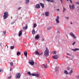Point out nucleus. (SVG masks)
Returning a JSON list of instances; mask_svg holds the SVG:
<instances>
[{"label": "nucleus", "instance_id": "1", "mask_svg": "<svg viewBox=\"0 0 79 79\" xmlns=\"http://www.w3.org/2000/svg\"><path fill=\"white\" fill-rule=\"evenodd\" d=\"M44 55L46 56H48L49 55V51L47 48H46V50L44 51Z\"/></svg>", "mask_w": 79, "mask_h": 79}, {"label": "nucleus", "instance_id": "2", "mask_svg": "<svg viewBox=\"0 0 79 79\" xmlns=\"http://www.w3.org/2000/svg\"><path fill=\"white\" fill-rule=\"evenodd\" d=\"M8 16V12H5L4 13V15L3 16L4 19H6Z\"/></svg>", "mask_w": 79, "mask_h": 79}, {"label": "nucleus", "instance_id": "3", "mask_svg": "<svg viewBox=\"0 0 79 79\" xmlns=\"http://www.w3.org/2000/svg\"><path fill=\"white\" fill-rule=\"evenodd\" d=\"M23 30H21L19 31L18 33L19 37H21V36L22 35V32H23Z\"/></svg>", "mask_w": 79, "mask_h": 79}, {"label": "nucleus", "instance_id": "4", "mask_svg": "<svg viewBox=\"0 0 79 79\" xmlns=\"http://www.w3.org/2000/svg\"><path fill=\"white\" fill-rule=\"evenodd\" d=\"M69 8L71 10H74V5L73 4L72 6H71V5H69Z\"/></svg>", "mask_w": 79, "mask_h": 79}, {"label": "nucleus", "instance_id": "5", "mask_svg": "<svg viewBox=\"0 0 79 79\" xmlns=\"http://www.w3.org/2000/svg\"><path fill=\"white\" fill-rule=\"evenodd\" d=\"M21 77V74L19 73H17L16 75V77L17 78H20Z\"/></svg>", "mask_w": 79, "mask_h": 79}, {"label": "nucleus", "instance_id": "6", "mask_svg": "<svg viewBox=\"0 0 79 79\" xmlns=\"http://www.w3.org/2000/svg\"><path fill=\"white\" fill-rule=\"evenodd\" d=\"M35 53L36 55H42L43 52H42L41 54H40L38 51H36L35 52Z\"/></svg>", "mask_w": 79, "mask_h": 79}, {"label": "nucleus", "instance_id": "7", "mask_svg": "<svg viewBox=\"0 0 79 79\" xmlns=\"http://www.w3.org/2000/svg\"><path fill=\"white\" fill-rule=\"evenodd\" d=\"M59 18H60L59 16H57V19H56V21L57 23H60V21H59Z\"/></svg>", "mask_w": 79, "mask_h": 79}, {"label": "nucleus", "instance_id": "8", "mask_svg": "<svg viewBox=\"0 0 79 79\" xmlns=\"http://www.w3.org/2000/svg\"><path fill=\"white\" fill-rule=\"evenodd\" d=\"M70 35L71 36H72L73 37V38H74L75 39H76V36L73 34L72 33H70Z\"/></svg>", "mask_w": 79, "mask_h": 79}, {"label": "nucleus", "instance_id": "9", "mask_svg": "<svg viewBox=\"0 0 79 79\" xmlns=\"http://www.w3.org/2000/svg\"><path fill=\"white\" fill-rule=\"evenodd\" d=\"M35 8H40V5L38 4H36L35 6Z\"/></svg>", "mask_w": 79, "mask_h": 79}, {"label": "nucleus", "instance_id": "10", "mask_svg": "<svg viewBox=\"0 0 79 79\" xmlns=\"http://www.w3.org/2000/svg\"><path fill=\"white\" fill-rule=\"evenodd\" d=\"M52 58L53 59H57L58 58V55H55L52 56Z\"/></svg>", "mask_w": 79, "mask_h": 79}, {"label": "nucleus", "instance_id": "11", "mask_svg": "<svg viewBox=\"0 0 79 79\" xmlns=\"http://www.w3.org/2000/svg\"><path fill=\"white\" fill-rule=\"evenodd\" d=\"M40 6L42 7V8H44V4L42 3H40Z\"/></svg>", "mask_w": 79, "mask_h": 79}, {"label": "nucleus", "instance_id": "12", "mask_svg": "<svg viewBox=\"0 0 79 79\" xmlns=\"http://www.w3.org/2000/svg\"><path fill=\"white\" fill-rule=\"evenodd\" d=\"M45 15L46 16H49V12H47L45 13Z\"/></svg>", "mask_w": 79, "mask_h": 79}, {"label": "nucleus", "instance_id": "13", "mask_svg": "<svg viewBox=\"0 0 79 79\" xmlns=\"http://www.w3.org/2000/svg\"><path fill=\"white\" fill-rule=\"evenodd\" d=\"M35 39H36V40H38V39H39V35H37L36 36H35Z\"/></svg>", "mask_w": 79, "mask_h": 79}, {"label": "nucleus", "instance_id": "14", "mask_svg": "<svg viewBox=\"0 0 79 79\" xmlns=\"http://www.w3.org/2000/svg\"><path fill=\"white\" fill-rule=\"evenodd\" d=\"M44 65L45 68H47L48 67L47 66V64H43Z\"/></svg>", "mask_w": 79, "mask_h": 79}, {"label": "nucleus", "instance_id": "15", "mask_svg": "<svg viewBox=\"0 0 79 79\" xmlns=\"http://www.w3.org/2000/svg\"><path fill=\"white\" fill-rule=\"evenodd\" d=\"M23 30H26L27 29V25L25 27H23Z\"/></svg>", "mask_w": 79, "mask_h": 79}, {"label": "nucleus", "instance_id": "16", "mask_svg": "<svg viewBox=\"0 0 79 79\" xmlns=\"http://www.w3.org/2000/svg\"><path fill=\"white\" fill-rule=\"evenodd\" d=\"M29 64L31 65H34V63L33 62H29Z\"/></svg>", "mask_w": 79, "mask_h": 79}, {"label": "nucleus", "instance_id": "17", "mask_svg": "<svg viewBox=\"0 0 79 79\" xmlns=\"http://www.w3.org/2000/svg\"><path fill=\"white\" fill-rule=\"evenodd\" d=\"M79 49L78 48H75V49H73L72 50H73V51H74V52H76V50H79Z\"/></svg>", "mask_w": 79, "mask_h": 79}, {"label": "nucleus", "instance_id": "18", "mask_svg": "<svg viewBox=\"0 0 79 79\" xmlns=\"http://www.w3.org/2000/svg\"><path fill=\"white\" fill-rule=\"evenodd\" d=\"M64 73L65 74H68V72L67 70H65L64 72Z\"/></svg>", "mask_w": 79, "mask_h": 79}, {"label": "nucleus", "instance_id": "19", "mask_svg": "<svg viewBox=\"0 0 79 79\" xmlns=\"http://www.w3.org/2000/svg\"><path fill=\"white\" fill-rule=\"evenodd\" d=\"M35 30H33L32 31V34H35Z\"/></svg>", "mask_w": 79, "mask_h": 79}, {"label": "nucleus", "instance_id": "20", "mask_svg": "<svg viewBox=\"0 0 79 79\" xmlns=\"http://www.w3.org/2000/svg\"><path fill=\"white\" fill-rule=\"evenodd\" d=\"M6 31H3V33H2V35H5V34H6Z\"/></svg>", "mask_w": 79, "mask_h": 79}, {"label": "nucleus", "instance_id": "21", "mask_svg": "<svg viewBox=\"0 0 79 79\" xmlns=\"http://www.w3.org/2000/svg\"><path fill=\"white\" fill-rule=\"evenodd\" d=\"M21 55V53H20V52H18L17 53V56H19V55Z\"/></svg>", "mask_w": 79, "mask_h": 79}, {"label": "nucleus", "instance_id": "22", "mask_svg": "<svg viewBox=\"0 0 79 79\" xmlns=\"http://www.w3.org/2000/svg\"><path fill=\"white\" fill-rule=\"evenodd\" d=\"M36 26H37V24H36V23H34L33 24V27L35 28V27H36Z\"/></svg>", "mask_w": 79, "mask_h": 79}, {"label": "nucleus", "instance_id": "23", "mask_svg": "<svg viewBox=\"0 0 79 79\" xmlns=\"http://www.w3.org/2000/svg\"><path fill=\"white\" fill-rule=\"evenodd\" d=\"M26 4H28L29 3V0H26Z\"/></svg>", "mask_w": 79, "mask_h": 79}, {"label": "nucleus", "instance_id": "24", "mask_svg": "<svg viewBox=\"0 0 79 79\" xmlns=\"http://www.w3.org/2000/svg\"><path fill=\"white\" fill-rule=\"evenodd\" d=\"M35 77H38L39 76V75L38 74H35Z\"/></svg>", "mask_w": 79, "mask_h": 79}, {"label": "nucleus", "instance_id": "25", "mask_svg": "<svg viewBox=\"0 0 79 79\" xmlns=\"http://www.w3.org/2000/svg\"><path fill=\"white\" fill-rule=\"evenodd\" d=\"M14 48H15V47L14 46H12L10 47V48L12 50H13V49H14Z\"/></svg>", "mask_w": 79, "mask_h": 79}, {"label": "nucleus", "instance_id": "26", "mask_svg": "<svg viewBox=\"0 0 79 79\" xmlns=\"http://www.w3.org/2000/svg\"><path fill=\"white\" fill-rule=\"evenodd\" d=\"M10 64L11 66H13V63L12 62H11L10 63Z\"/></svg>", "mask_w": 79, "mask_h": 79}, {"label": "nucleus", "instance_id": "27", "mask_svg": "<svg viewBox=\"0 0 79 79\" xmlns=\"http://www.w3.org/2000/svg\"><path fill=\"white\" fill-rule=\"evenodd\" d=\"M24 54L25 56H27V52H26V53L24 52Z\"/></svg>", "mask_w": 79, "mask_h": 79}, {"label": "nucleus", "instance_id": "28", "mask_svg": "<svg viewBox=\"0 0 79 79\" xmlns=\"http://www.w3.org/2000/svg\"><path fill=\"white\" fill-rule=\"evenodd\" d=\"M55 70H56V71H58V70H59V69H58V67L56 68Z\"/></svg>", "mask_w": 79, "mask_h": 79}, {"label": "nucleus", "instance_id": "29", "mask_svg": "<svg viewBox=\"0 0 79 79\" xmlns=\"http://www.w3.org/2000/svg\"><path fill=\"white\" fill-rule=\"evenodd\" d=\"M65 10H66V9H65V8H64V7H63V12L64 13V11H65Z\"/></svg>", "mask_w": 79, "mask_h": 79}, {"label": "nucleus", "instance_id": "30", "mask_svg": "<svg viewBox=\"0 0 79 79\" xmlns=\"http://www.w3.org/2000/svg\"><path fill=\"white\" fill-rule=\"evenodd\" d=\"M73 73V71L71 70L69 72V74H72Z\"/></svg>", "mask_w": 79, "mask_h": 79}, {"label": "nucleus", "instance_id": "31", "mask_svg": "<svg viewBox=\"0 0 79 79\" xmlns=\"http://www.w3.org/2000/svg\"><path fill=\"white\" fill-rule=\"evenodd\" d=\"M28 74H29V75H30V76H31V72H28Z\"/></svg>", "mask_w": 79, "mask_h": 79}, {"label": "nucleus", "instance_id": "32", "mask_svg": "<svg viewBox=\"0 0 79 79\" xmlns=\"http://www.w3.org/2000/svg\"><path fill=\"white\" fill-rule=\"evenodd\" d=\"M66 1H69V0L70 2L71 3H73V2H72V1H71V0H66Z\"/></svg>", "mask_w": 79, "mask_h": 79}, {"label": "nucleus", "instance_id": "33", "mask_svg": "<svg viewBox=\"0 0 79 79\" xmlns=\"http://www.w3.org/2000/svg\"><path fill=\"white\" fill-rule=\"evenodd\" d=\"M52 29V27H50L49 28H48V30H50V29Z\"/></svg>", "mask_w": 79, "mask_h": 79}, {"label": "nucleus", "instance_id": "34", "mask_svg": "<svg viewBox=\"0 0 79 79\" xmlns=\"http://www.w3.org/2000/svg\"><path fill=\"white\" fill-rule=\"evenodd\" d=\"M56 51H54L53 52V54H56Z\"/></svg>", "mask_w": 79, "mask_h": 79}, {"label": "nucleus", "instance_id": "35", "mask_svg": "<svg viewBox=\"0 0 79 79\" xmlns=\"http://www.w3.org/2000/svg\"><path fill=\"white\" fill-rule=\"evenodd\" d=\"M35 74H34V73H32L31 74V75L32 76H35Z\"/></svg>", "mask_w": 79, "mask_h": 79}, {"label": "nucleus", "instance_id": "36", "mask_svg": "<svg viewBox=\"0 0 79 79\" xmlns=\"http://www.w3.org/2000/svg\"><path fill=\"white\" fill-rule=\"evenodd\" d=\"M12 77L11 76H10V77H8V79H11Z\"/></svg>", "mask_w": 79, "mask_h": 79}, {"label": "nucleus", "instance_id": "37", "mask_svg": "<svg viewBox=\"0 0 79 79\" xmlns=\"http://www.w3.org/2000/svg\"><path fill=\"white\" fill-rule=\"evenodd\" d=\"M76 44V42H74L72 44L73 45H74V44Z\"/></svg>", "mask_w": 79, "mask_h": 79}, {"label": "nucleus", "instance_id": "38", "mask_svg": "<svg viewBox=\"0 0 79 79\" xmlns=\"http://www.w3.org/2000/svg\"><path fill=\"white\" fill-rule=\"evenodd\" d=\"M75 3L76 4H77V5H79V2H75Z\"/></svg>", "mask_w": 79, "mask_h": 79}, {"label": "nucleus", "instance_id": "39", "mask_svg": "<svg viewBox=\"0 0 79 79\" xmlns=\"http://www.w3.org/2000/svg\"><path fill=\"white\" fill-rule=\"evenodd\" d=\"M14 23H15V21H13L12 22V23H11V24H14Z\"/></svg>", "mask_w": 79, "mask_h": 79}, {"label": "nucleus", "instance_id": "40", "mask_svg": "<svg viewBox=\"0 0 79 79\" xmlns=\"http://www.w3.org/2000/svg\"><path fill=\"white\" fill-rule=\"evenodd\" d=\"M65 18H66V19H69V17H65Z\"/></svg>", "mask_w": 79, "mask_h": 79}, {"label": "nucleus", "instance_id": "41", "mask_svg": "<svg viewBox=\"0 0 79 79\" xmlns=\"http://www.w3.org/2000/svg\"><path fill=\"white\" fill-rule=\"evenodd\" d=\"M2 71H3V70H0V73H1V72H2Z\"/></svg>", "mask_w": 79, "mask_h": 79}, {"label": "nucleus", "instance_id": "42", "mask_svg": "<svg viewBox=\"0 0 79 79\" xmlns=\"http://www.w3.org/2000/svg\"><path fill=\"white\" fill-rule=\"evenodd\" d=\"M69 69H70L69 67H68L67 68V70H69Z\"/></svg>", "mask_w": 79, "mask_h": 79}, {"label": "nucleus", "instance_id": "43", "mask_svg": "<svg viewBox=\"0 0 79 79\" xmlns=\"http://www.w3.org/2000/svg\"><path fill=\"white\" fill-rule=\"evenodd\" d=\"M21 7H19V8H18V9L19 10H20V9H21Z\"/></svg>", "mask_w": 79, "mask_h": 79}, {"label": "nucleus", "instance_id": "44", "mask_svg": "<svg viewBox=\"0 0 79 79\" xmlns=\"http://www.w3.org/2000/svg\"><path fill=\"white\" fill-rule=\"evenodd\" d=\"M77 79H79V75L77 76Z\"/></svg>", "mask_w": 79, "mask_h": 79}, {"label": "nucleus", "instance_id": "45", "mask_svg": "<svg viewBox=\"0 0 79 79\" xmlns=\"http://www.w3.org/2000/svg\"><path fill=\"white\" fill-rule=\"evenodd\" d=\"M50 2H54V1H53V0H52V1H50Z\"/></svg>", "mask_w": 79, "mask_h": 79}, {"label": "nucleus", "instance_id": "46", "mask_svg": "<svg viewBox=\"0 0 79 79\" xmlns=\"http://www.w3.org/2000/svg\"><path fill=\"white\" fill-rule=\"evenodd\" d=\"M42 41H44V39L43 38H42Z\"/></svg>", "mask_w": 79, "mask_h": 79}, {"label": "nucleus", "instance_id": "47", "mask_svg": "<svg viewBox=\"0 0 79 79\" xmlns=\"http://www.w3.org/2000/svg\"><path fill=\"white\" fill-rule=\"evenodd\" d=\"M48 2H50V0H46Z\"/></svg>", "mask_w": 79, "mask_h": 79}, {"label": "nucleus", "instance_id": "48", "mask_svg": "<svg viewBox=\"0 0 79 79\" xmlns=\"http://www.w3.org/2000/svg\"><path fill=\"white\" fill-rule=\"evenodd\" d=\"M60 1L61 2V3H63V1H62V0H60Z\"/></svg>", "mask_w": 79, "mask_h": 79}, {"label": "nucleus", "instance_id": "49", "mask_svg": "<svg viewBox=\"0 0 79 79\" xmlns=\"http://www.w3.org/2000/svg\"><path fill=\"white\" fill-rule=\"evenodd\" d=\"M10 71H12V69L11 68L10 69Z\"/></svg>", "mask_w": 79, "mask_h": 79}, {"label": "nucleus", "instance_id": "50", "mask_svg": "<svg viewBox=\"0 0 79 79\" xmlns=\"http://www.w3.org/2000/svg\"><path fill=\"white\" fill-rule=\"evenodd\" d=\"M57 10V11H60V9H57V10Z\"/></svg>", "mask_w": 79, "mask_h": 79}, {"label": "nucleus", "instance_id": "51", "mask_svg": "<svg viewBox=\"0 0 79 79\" xmlns=\"http://www.w3.org/2000/svg\"><path fill=\"white\" fill-rule=\"evenodd\" d=\"M67 54L68 55H69V53H67Z\"/></svg>", "mask_w": 79, "mask_h": 79}, {"label": "nucleus", "instance_id": "52", "mask_svg": "<svg viewBox=\"0 0 79 79\" xmlns=\"http://www.w3.org/2000/svg\"><path fill=\"white\" fill-rule=\"evenodd\" d=\"M77 8H78V10H79V7L77 6Z\"/></svg>", "mask_w": 79, "mask_h": 79}, {"label": "nucleus", "instance_id": "53", "mask_svg": "<svg viewBox=\"0 0 79 79\" xmlns=\"http://www.w3.org/2000/svg\"><path fill=\"white\" fill-rule=\"evenodd\" d=\"M6 46H7V48H8V46H7V45H6Z\"/></svg>", "mask_w": 79, "mask_h": 79}, {"label": "nucleus", "instance_id": "54", "mask_svg": "<svg viewBox=\"0 0 79 79\" xmlns=\"http://www.w3.org/2000/svg\"><path fill=\"white\" fill-rule=\"evenodd\" d=\"M71 24H73V23H72V22H71Z\"/></svg>", "mask_w": 79, "mask_h": 79}, {"label": "nucleus", "instance_id": "55", "mask_svg": "<svg viewBox=\"0 0 79 79\" xmlns=\"http://www.w3.org/2000/svg\"><path fill=\"white\" fill-rule=\"evenodd\" d=\"M66 58H68V56H66Z\"/></svg>", "mask_w": 79, "mask_h": 79}, {"label": "nucleus", "instance_id": "56", "mask_svg": "<svg viewBox=\"0 0 79 79\" xmlns=\"http://www.w3.org/2000/svg\"><path fill=\"white\" fill-rule=\"evenodd\" d=\"M44 15V13H43V15Z\"/></svg>", "mask_w": 79, "mask_h": 79}, {"label": "nucleus", "instance_id": "57", "mask_svg": "<svg viewBox=\"0 0 79 79\" xmlns=\"http://www.w3.org/2000/svg\"><path fill=\"white\" fill-rule=\"evenodd\" d=\"M12 18H13V17H11V19H12Z\"/></svg>", "mask_w": 79, "mask_h": 79}, {"label": "nucleus", "instance_id": "58", "mask_svg": "<svg viewBox=\"0 0 79 79\" xmlns=\"http://www.w3.org/2000/svg\"><path fill=\"white\" fill-rule=\"evenodd\" d=\"M36 63V64H37V63Z\"/></svg>", "mask_w": 79, "mask_h": 79}, {"label": "nucleus", "instance_id": "59", "mask_svg": "<svg viewBox=\"0 0 79 79\" xmlns=\"http://www.w3.org/2000/svg\"><path fill=\"white\" fill-rule=\"evenodd\" d=\"M58 32H59V31H58Z\"/></svg>", "mask_w": 79, "mask_h": 79}, {"label": "nucleus", "instance_id": "60", "mask_svg": "<svg viewBox=\"0 0 79 79\" xmlns=\"http://www.w3.org/2000/svg\"><path fill=\"white\" fill-rule=\"evenodd\" d=\"M1 45H2V44H1Z\"/></svg>", "mask_w": 79, "mask_h": 79}]
</instances>
